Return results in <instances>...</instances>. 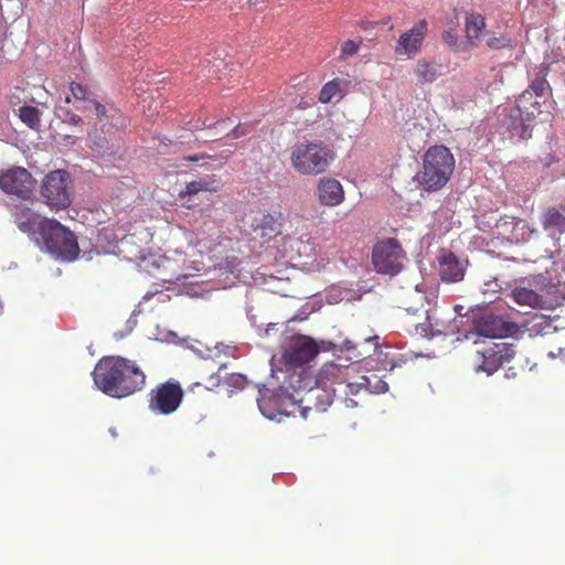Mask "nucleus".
I'll list each match as a JSON object with an SVG mask.
<instances>
[{
  "label": "nucleus",
  "mask_w": 565,
  "mask_h": 565,
  "mask_svg": "<svg viewBox=\"0 0 565 565\" xmlns=\"http://www.w3.org/2000/svg\"><path fill=\"white\" fill-rule=\"evenodd\" d=\"M93 379L97 390L116 399L129 397L146 385V375L135 362L114 355L97 361Z\"/></svg>",
  "instance_id": "f257e3e1"
},
{
  "label": "nucleus",
  "mask_w": 565,
  "mask_h": 565,
  "mask_svg": "<svg viewBox=\"0 0 565 565\" xmlns=\"http://www.w3.org/2000/svg\"><path fill=\"white\" fill-rule=\"evenodd\" d=\"M455 170V158L443 145L429 147L423 157V169L417 182L426 192H436L449 181Z\"/></svg>",
  "instance_id": "f03ea898"
},
{
  "label": "nucleus",
  "mask_w": 565,
  "mask_h": 565,
  "mask_svg": "<svg viewBox=\"0 0 565 565\" xmlns=\"http://www.w3.org/2000/svg\"><path fill=\"white\" fill-rule=\"evenodd\" d=\"M333 152L321 141H302L291 147L290 164L301 175L316 177L328 170Z\"/></svg>",
  "instance_id": "7ed1b4c3"
},
{
  "label": "nucleus",
  "mask_w": 565,
  "mask_h": 565,
  "mask_svg": "<svg viewBox=\"0 0 565 565\" xmlns=\"http://www.w3.org/2000/svg\"><path fill=\"white\" fill-rule=\"evenodd\" d=\"M42 236L46 250L63 260H74L78 254L77 239L60 222H45L42 230H36Z\"/></svg>",
  "instance_id": "20e7f679"
},
{
  "label": "nucleus",
  "mask_w": 565,
  "mask_h": 565,
  "mask_svg": "<svg viewBox=\"0 0 565 565\" xmlns=\"http://www.w3.org/2000/svg\"><path fill=\"white\" fill-rule=\"evenodd\" d=\"M530 90H524L516 97L515 105L508 113V129L515 132L521 139L531 137L532 122L540 114V102Z\"/></svg>",
  "instance_id": "39448f33"
},
{
  "label": "nucleus",
  "mask_w": 565,
  "mask_h": 565,
  "mask_svg": "<svg viewBox=\"0 0 565 565\" xmlns=\"http://www.w3.org/2000/svg\"><path fill=\"white\" fill-rule=\"evenodd\" d=\"M70 175L66 170L57 169L43 177L42 185H40V196L43 204L51 211L60 212L72 204L70 198Z\"/></svg>",
  "instance_id": "423d86ee"
},
{
  "label": "nucleus",
  "mask_w": 565,
  "mask_h": 565,
  "mask_svg": "<svg viewBox=\"0 0 565 565\" xmlns=\"http://www.w3.org/2000/svg\"><path fill=\"white\" fill-rule=\"evenodd\" d=\"M184 397L178 381L168 380L148 392V411L154 415L169 416L177 412Z\"/></svg>",
  "instance_id": "0eeeda50"
},
{
  "label": "nucleus",
  "mask_w": 565,
  "mask_h": 565,
  "mask_svg": "<svg viewBox=\"0 0 565 565\" xmlns=\"http://www.w3.org/2000/svg\"><path fill=\"white\" fill-rule=\"evenodd\" d=\"M404 257V250L394 238L382 239L373 245L372 264L379 275H397L402 270Z\"/></svg>",
  "instance_id": "6e6552de"
},
{
  "label": "nucleus",
  "mask_w": 565,
  "mask_h": 565,
  "mask_svg": "<svg viewBox=\"0 0 565 565\" xmlns=\"http://www.w3.org/2000/svg\"><path fill=\"white\" fill-rule=\"evenodd\" d=\"M513 356L514 347L511 343H492L475 352L473 370L477 373L492 375Z\"/></svg>",
  "instance_id": "1a4fd4ad"
},
{
  "label": "nucleus",
  "mask_w": 565,
  "mask_h": 565,
  "mask_svg": "<svg viewBox=\"0 0 565 565\" xmlns=\"http://www.w3.org/2000/svg\"><path fill=\"white\" fill-rule=\"evenodd\" d=\"M35 180L23 167H15L0 173L1 191L22 201H32Z\"/></svg>",
  "instance_id": "9d476101"
},
{
  "label": "nucleus",
  "mask_w": 565,
  "mask_h": 565,
  "mask_svg": "<svg viewBox=\"0 0 565 565\" xmlns=\"http://www.w3.org/2000/svg\"><path fill=\"white\" fill-rule=\"evenodd\" d=\"M461 321L452 318L445 320L440 318V311L424 309V321L415 323V334L420 338L431 339L436 335H455Z\"/></svg>",
  "instance_id": "9b49d317"
},
{
  "label": "nucleus",
  "mask_w": 565,
  "mask_h": 565,
  "mask_svg": "<svg viewBox=\"0 0 565 565\" xmlns=\"http://www.w3.org/2000/svg\"><path fill=\"white\" fill-rule=\"evenodd\" d=\"M246 226L250 227L252 233L265 242L280 235L281 220L280 213H267L265 210H250L246 215Z\"/></svg>",
  "instance_id": "f8f14e48"
},
{
  "label": "nucleus",
  "mask_w": 565,
  "mask_h": 565,
  "mask_svg": "<svg viewBox=\"0 0 565 565\" xmlns=\"http://www.w3.org/2000/svg\"><path fill=\"white\" fill-rule=\"evenodd\" d=\"M318 354L317 343L307 335L294 337L288 343L282 359L287 365L297 367L309 363Z\"/></svg>",
  "instance_id": "ddd939ff"
},
{
  "label": "nucleus",
  "mask_w": 565,
  "mask_h": 565,
  "mask_svg": "<svg viewBox=\"0 0 565 565\" xmlns=\"http://www.w3.org/2000/svg\"><path fill=\"white\" fill-rule=\"evenodd\" d=\"M516 326L507 322L504 319L493 316L483 315L473 322V332L479 337L488 339H504L514 332Z\"/></svg>",
  "instance_id": "4468645a"
},
{
  "label": "nucleus",
  "mask_w": 565,
  "mask_h": 565,
  "mask_svg": "<svg viewBox=\"0 0 565 565\" xmlns=\"http://www.w3.org/2000/svg\"><path fill=\"white\" fill-rule=\"evenodd\" d=\"M11 216L18 230L25 235H34L36 230H43L45 222L58 223L54 218H43L23 203L11 205Z\"/></svg>",
  "instance_id": "2eb2a0df"
},
{
  "label": "nucleus",
  "mask_w": 565,
  "mask_h": 565,
  "mask_svg": "<svg viewBox=\"0 0 565 565\" xmlns=\"http://www.w3.org/2000/svg\"><path fill=\"white\" fill-rule=\"evenodd\" d=\"M427 26V21L420 20L409 31L401 34L395 46V53L399 56H414L423 44Z\"/></svg>",
  "instance_id": "dca6fc26"
},
{
  "label": "nucleus",
  "mask_w": 565,
  "mask_h": 565,
  "mask_svg": "<svg viewBox=\"0 0 565 565\" xmlns=\"http://www.w3.org/2000/svg\"><path fill=\"white\" fill-rule=\"evenodd\" d=\"M370 385V377L362 376L361 381L358 383H338V388H332L328 391L327 388H322L321 392H317V408L319 411L324 412L327 406H330L333 403L334 397H337V393L340 392L344 395H356L361 390H365Z\"/></svg>",
  "instance_id": "f3484780"
},
{
  "label": "nucleus",
  "mask_w": 565,
  "mask_h": 565,
  "mask_svg": "<svg viewBox=\"0 0 565 565\" xmlns=\"http://www.w3.org/2000/svg\"><path fill=\"white\" fill-rule=\"evenodd\" d=\"M317 198L322 205L338 206L343 201L342 185L332 178H323L317 184Z\"/></svg>",
  "instance_id": "a211bd4d"
},
{
  "label": "nucleus",
  "mask_w": 565,
  "mask_h": 565,
  "mask_svg": "<svg viewBox=\"0 0 565 565\" xmlns=\"http://www.w3.org/2000/svg\"><path fill=\"white\" fill-rule=\"evenodd\" d=\"M439 276L446 282H459L463 279V267L452 253L439 256Z\"/></svg>",
  "instance_id": "6ab92c4d"
},
{
  "label": "nucleus",
  "mask_w": 565,
  "mask_h": 565,
  "mask_svg": "<svg viewBox=\"0 0 565 565\" xmlns=\"http://www.w3.org/2000/svg\"><path fill=\"white\" fill-rule=\"evenodd\" d=\"M561 209L547 207L542 213V230L546 232L554 231L558 235L565 234V204L561 205Z\"/></svg>",
  "instance_id": "aec40b11"
},
{
  "label": "nucleus",
  "mask_w": 565,
  "mask_h": 565,
  "mask_svg": "<svg viewBox=\"0 0 565 565\" xmlns=\"http://www.w3.org/2000/svg\"><path fill=\"white\" fill-rule=\"evenodd\" d=\"M511 299L521 307H527L532 309H541L545 306V300L536 291L526 288L519 287L511 290Z\"/></svg>",
  "instance_id": "412c9836"
},
{
  "label": "nucleus",
  "mask_w": 565,
  "mask_h": 565,
  "mask_svg": "<svg viewBox=\"0 0 565 565\" xmlns=\"http://www.w3.org/2000/svg\"><path fill=\"white\" fill-rule=\"evenodd\" d=\"M486 28L484 18L479 13L467 15L465 22V31L468 43L472 46L477 45L483 30Z\"/></svg>",
  "instance_id": "4be33fe9"
},
{
  "label": "nucleus",
  "mask_w": 565,
  "mask_h": 565,
  "mask_svg": "<svg viewBox=\"0 0 565 565\" xmlns=\"http://www.w3.org/2000/svg\"><path fill=\"white\" fill-rule=\"evenodd\" d=\"M366 345H371L372 350H364L362 352H358V354H355V359H365L366 356H370L371 352L376 350V348L379 347V337H366L362 339L361 342L358 343H354L352 340H347L344 341V344H342V347H344V350H347L348 352H352L360 347Z\"/></svg>",
  "instance_id": "5701e85b"
},
{
  "label": "nucleus",
  "mask_w": 565,
  "mask_h": 565,
  "mask_svg": "<svg viewBox=\"0 0 565 565\" xmlns=\"http://www.w3.org/2000/svg\"><path fill=\"white\" fill-rule=\"evenodd\" d=\"M342 95V82L340 79H332L322 85L321 93H319V103L328 104L334 98H340Z\"/></svg>",
  "instance_id": "b1692460"
},
{
  "label": "nucleus",
  "mask_w": 565,
  "mask_h": 565,
  "mask_svg": "<svg viewBox=\"0 0 565 565\" xmlns=\"http://www.w3.org/2000/svg\"><path fill=\"white\" fill-rule=\"evenodd\" d=\"M18 116H20L21 122L25 124L29 129L38 130L41 126L38 107L21 106L20 110H18Z\"/></svg>",
  "instance_id": "393cba45"
},
{
  "label": "nucleus",
  "mask_w": 565,
  "mask_h": 565,
  "mask_svg": "<svg viewBox=\"0 0 565 565\" xmlns=\"http://www.w3.org/2000/svg\"><path fill=\"white\" fill-rule=\"evenodd\" d=\"M291 250L296 252L301 259H310L315 257V245L309 241V237L302 236L290 241Z\"/></svg>",
  "instance_id": "a878e982"
},
{
  "label": "nucleus",
  "mask_w": 565,
  "mask_h": 565,
  "mask_svg": "<svg viewBox=\"0 0 565 565\" xmlns=\"http://www.w3.org/2000/svg\"><path fill=\"white\" fill-rule=\"evenodd\" d=\"M76 103L74 105V108L76 110L81 111L82 114L87 113H94L96 115V118L100 119L102 117L106 116V107H104L103 104L94 99H87V100H73Z\"/></svg>",
  "instance_id": "bb28decb"
},
{
  "label": "nucleus",
  "mask_w": 565,
  "mask_h": 565,
  "mask_svg": "<svg viewBox=\"0 0 565 565\" xmlns=\"http://www.w3.org/2000/svg\"><path fill=\"white\" fill-rule=\"evenodd\" d=\"M362 43H363V40L361 36H358L355 39H348V40L343 41L340 44L339 58L347 60L349 57L356 55L358 52L360 51Z\"/></svg>",
  "instance_id": "cd10ccee"
},
{
  "label": "nucleus",
  "mask_w": 565,
  "mask_h": 565,
  "mask_svg": "<svg viewBox=\"0 0 565 565\" xmlns=\"http://www.w3.org/2000/svg\"><path fill=\"white\" fill-rule=\"evenodd\" d=\"M68 90H71V95L65 97L66 104H71L73 100L94 99L88 88L76 82H73L71 85H68Z\"/></svg>",
  "instance_id": "c85d7f7f"
},
{
  "label": "nucleus",
  "mask_w": 565,
  "mask_h": 565,
  "mask_svg": "<svg viewBox=\"0 0 565 565\" xmlns=\"http://www.w3.org/2000/svg\"><path fill=\"white\" fill-rule=\"evenodd\" d=\"M486 44L490 50H500L504 47H512L513 41L508 35L500 34L499 36H489Z\"/></svg>",
  "instance_id": "c756f323"
},
{
  "label": "nucleus",
  "mask_w": 565,
  "mask_h": 565,
  "mask_svg": "<svg viewBox=\"0 0 565 565\" xmlns=\"http://www.w3.org/2000/svg\"><path fill=\"white\" fill-rule=\"evenodd\" d=\"M207 190V183L205 181H191L186 186H184V190L181 191V196L183 195H194L198 192L206 191Z\"/></svg>",
  "instance_id": "7c9ffc66"
},
{
  "label": "nucleus",
  "mask_w": 565,
  "mask_h": 565,
  "mask_svg": "<svg viewBox=\"0 0 565 565\" xmlns=\"http://www.w3.org/2000/svg\"><path fill=\"white\" fill-rule=\"evenodd\" d=\"M548 84L543 77H536L535 79H533V82H531L530 88L525 90L531 92L533 96L542 97L543 93H545Z\"/></svg>",
  "instance_id": "2f4dec72"
},
{
  "label": "nucleus",
  "mask_w": 565,
  "mask_h": 565,
  "mask_svg": "<svg viewBox=\"0 0 565 565\" xmlns=\"http://www.w3.org/2000/svg\"><path fill=\"white\" fill-rule=\"evenodd\" d=\"M338 373L339 367L335 364L324 365V367L321 370V373H319V377H317V384L326 387V381H328L330 376H334Z\"/></svg>",
  "instance_id": "473e14b6"
},
{
  "label": "nucleus",
  "mask_w": 565,
  "mask_h": 565,
  "mask_svg": "<svg viewBox=\"0 0 565 565\" xmlns=\"http://www.w3.org/2000/svg\"><path fill=\"white\" fill-rule=\"evenodd\" d=\"M225 384L231 388L241 391L246 385V377L241 374H230L225 380Z\"/></svg>",
  "instance_id": "72a5a7b5"
},
{
  "label": "nucleus",
  "mask_w": 565,
  "mask_h": 565,
  "mask_svg": "<svg viewBox=\"0 0 565 565\" xmlns=\"http://www.w3.org/2000/svg\"><path fill=\"white\" fill-rule=\"evenodd\" d=\"M443 40L450 49L455 51L461 50L460 45L458 44V39L452 31H444Z\"/></svg>",
  "instance_id": "f704fd0d"
},
{
  "label": "nucleus",
  "mask_w": 565,
  "mask_h": 565,
  "mask_svg": "<svg viewBox=\"0 0 565 565\" xmlns=\"http://www.w3.org/2000/svg\"><path fill=\"white\" fill-rule=\"evenodd\" d=\"M65 122L71 125V126L77 127L81 124H83V119L77 114H74L71 110H66V113H65Z\"/></svg>",
  "instance_id": "c9c22d12"
},
{
  "label": "nucleus",
  "mask_w": 565,
  "mask_h": 565,
  "mask_svg": "<svg viewBox=\"0 0 565 565\" xmlns=\"http://www.w3.org/2000/svg\"><path fill=\"white\" fill-rule=\"evenodd\" d=\"M221 384V376L218 374H212L209 376V380H206L205 387L211 390Z\"/></svg>",
  "instance_id": "e433bc0d"
},
{
  "label": "nucleus",
  "mask_w": 565,
  "mask_h": 565,
  "mask_svg": "<svg viewBox=\"0 0 565 565\" xmlns=\"http://www.w3.org/2000/svg\"><path fill=\"white\" fill-rule=\"evenodd\" d=\"M386 391H387V384L382 381H377V384H375V386H373V392H375V393H384Z\"/></svg>",
  "instance_id": "4c0bfd02"
},
{
  "label": "nucleus",
  "mask_w": 565,
  "mask_h": 565,
  "mask_svg": "<svg viewBox=\"0 0 565 565\" xmlns=\"http://www.w3.org/2000/svg\"><path fill=\"white\" fill-rule=\"evenodd\" d=\"M104 145H106V140L105 139H98V140L94 141L93 147L97 151H103Z\"/></svg>",
  "instance_id": "58836bf2"
},
{
  "label": "nucleus",
  "mask_w": 565,
  "mask_h": 565,
  "mask_svg": "<svg viewBox=\"0 0 565 565\" xmlns=\"http://www.w3.org/2000/svg\"><path fill=\"white\" fill-rule=\"evenodd\" d=\"M342 403H344V406H347V407L356 406V402L353 398L344 397V398H342Z\"/></svg>",
  "instance_id": "ea45409f"
},
{
  "label": "nucleus",
  "mask_w": 565,
  "mask_h": 565,
  "mask_svg": "<svg viewBox=\"0 0 565 565\" xmlns=\"http://www.w3.org/2000/svg\"><path fill=\"white\" fill-rule=\"evenodd\" d=\"M232 134H234L235 138H238L242 136V132L238 130V126H235L234 129H232Z\"/></svg>",
  "instance_id": "a19ab883"
},
{
  "label": "nucleus",
  "mask_w": 565,
  "mask_h": 565,
  "mask_svg": "<svg viewBox=\"0 0 565 565\" xmlns=\"http://www.w3.org/2000/svg\"><path fill=\"white\" fill-rule=\"evenodd\" d=\"M425 297L423 295L419 296L420 307H424Z\"/></svg>",
  "instance_id": "79ce46f5"
},
{
  "label": "nucleus",
  "mask_w": 565,
  "mask_h": 565,
  "mask_svg": "<svg viewBox=\"0 0 565 565\" xmlns=\"http://www.w3.org/2000/svg\"><path fill=\"white\" fill-rule=\"evenodd\" d=\"M406 311H408L411 313H415L416 309H413L412 307H406Z\"/></svg>",
  "instance_id": "37998d69"
},
{
  "label": "nucleus",
  "mask_w": 565,
  "mask_h": 565,
  "mask_svg": "<svg viewBox=\"0 0 565 565\" xmlns=\"http://www.w3.org/2000/svg\"><path fill=\"white\" fill-rule=\"evenodd\" d=\"M179 278L175 277V278H163V281H173V280H178Z\"/></svg>",
  "instance_id": "c03bdc74"
},
{
  "label": "nucleus",
  "mask_w": 565,
  "mask_h": 565,
  "mask_svg": "<svg viewBox=\"0 0 565 565\" xmlns=\"http://www.w3.org/2000/svg\"><path fill=\"white\" fill-rule=\"evenodd\" d=\"M396 366V363L393 362L392 365H390V370H393Z\"/></svg>",
  "instance_id": "a18cd8bd"
},
{
  "label": "nucleus",
  "mask_w": 565,
  "mask_h": 565,
  "mask_svg": "<svg viewBox=\"0 0 565 565\" xmlns=\"http://www.w3.org/2000/svg\"><path fill=\"white\" fill-rule=\"evenodd\" d=\"M257 406L262 409V399H259V404H257Z\"/></svg>",
  "instance_id": "49530a36"
},
{
  "label": "nucleus",
  "mask_w": 565,
  "mask_h": 565,
  "mask_svg": "<svg viewBox=\"0 0 565 565\" xmlns=\"http://www.w3.org/2000/svg\"><path fill=\"white\" fill-rule=\"evenodd\" d=\"M0 310H2V306L0 305Z\"/></svg>",
  "instance_id": "de8ad7c7"
}]
</instances>
